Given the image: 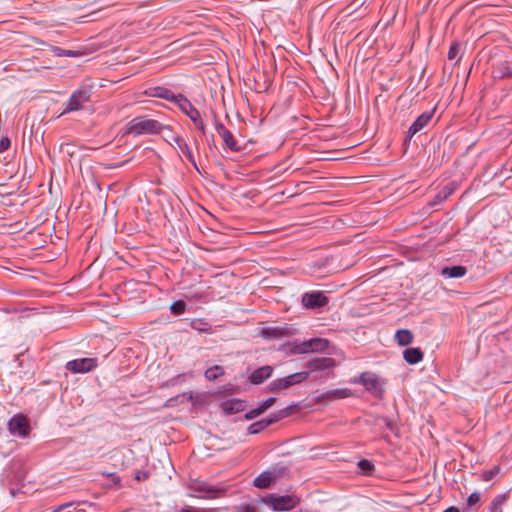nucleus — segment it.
<instances>
[{"instance_id":"42","label":"nucleus","mask_w":512,"mask_h":512,"mask_svg":"<svg viewBox=\"0 0 512 512\" xmlns=\"http://www.w3.org/2000/svg\"><path fill=\"white\" fill-rule=\"evenodd\" d=\"M181 512H209L208 510L206 509H202V508H194L192 506H185Z\"/></svg>"},{"instance_id":"9","label":"nucleus","mask_w":512,"mask_h":512,"mask_svg":"<svg viewBox=\"0 0 512 512\" xmlns=\"http://www.w3.org/2000/svg\"><path fill=\"white\" fill-rule=\"evenodd\" d=\"M8 430L13 435L26 437L30 430L27 418L22 414L14 415L8 422Z\"/></svg>"},{"instance_id":"20","label":"nucleus","mask_w":512,"mask_h":512,"mask_svg":"<svg viewBox=\"0 0 512 512\" xmlns=\"http://www.w3.org/2000/svg\"><path fill=\"white\" fill-rule=\"evenodd\" d=\"M467 269L464 266L457 265L452 267H443L440 274L446 278H461L465 276Z\"/></svg>"},{"instance_id":"48","label":"nucleus","mask_w":512,"mask_h":512,"mask_svg":"<svg viewBox=\"0 0 512 512\" xmlns=\"http://www.w3.org/2000/svg\"><path fill=\"white\" fill-rule=\"evenodd\" d=\"M383 422L385 423V425L387 426V428H389L390 430H392V421L389 420L388 418H383L382 419Z\"/></svg>"},{"instance_id":"45","label":"nucleus","mask_w":512,"mask_h":512,"mask_svg":"<svg viewBox=\"0 0 512 512\" xmlns=\"http://www.w3.org/2000/svg\"><path fill=\"white\" fill-rule=\"evenodd\" d=\"M71 506H72V503H65V504H61V505H59V506L54 510V512H61V511H63L64 509L69 508V507H71Z\"/></svg>"},{"instance_id":"6","label":"nucleus","mask_w":512,"mask_h":512,"mask_svg":"<svg viewBox=\"0 0 512 512\" xmlns=\"http://www.w3.org/2000/svg\"><path fill=\"white\" fill-rule=\"evenodd\" d=\"M353 382L362 384L365 389L375 397L381 398L384 393L383 383L371 372L362 373L359 378L355 379Z\"/></svg>"},{"instance_id":"11","label":"nucleus","mask_w":512,"mask_h":512,"mask_svg":"<svg viewBox=\"0 0 512 512\" xmlns=\"http://www.w3.org/2000/svg\"><path fill=\"white\" fill-rule=\"evenodd\" d=\"M215 129L231 151H238L240 149L233 134L222 123H216Z\"/></svg>"},{"instance_id":"26","label":"nucleus","mask_w":512,"mask_h":512,"mask_svg":"<svg viewBox=\"0 0 512 512\" xmlns=\"http://www.w3.org/2000/svg\"><path fill=\"white\" fill-rule=\"evenodd\" d=\"M185 399L191 401V402H194L195 401V396L192 392H185V393H182L180 395H177L175 397H172L170 399H168L166 401V403L164 404L165 407H173L175 406L177 403L179 402H183Z\"/></svg>"},{"instance_id":"22","label":"nucleus","mask_w":512,"mask_h":512,"mask_svg":"<svg viewBox=\"0 0 512 512\" xmlns=\"http://www.w3.org/2000/svg\"><path fill=\"white\" fill-rule=\"evenodd\" d=\"M495 77L505 78V77H511L512 78V62L504 61L496 66V68L493 71Z\"/></svg>"},{"instance_id":"24","label":"nucleus","mask_w":512,"mask_h":512,"mask_svg":"<svg viewBox=\"0 0 512 512\" xmlns=\"http://www.w3.org/2000/svg\"><path fill=\"white\" fill-rule=\"evenodd\" d=\"M175 144L179 151L194 165L196 166L192 151L190 150L187 143L180 137L174 138Z\"/></svg>"},{"instance_id":"4","label":"nucleus","mask_w":512,"mask_h":512,"mask_svg":"<svg viewBox=\"0 0 512 512\" xmlns=\"http://www.w3.org/2000/svg\"><path fill=\"white\" fill-rule=\"evenodd\" d=\"M189 489L197 495L198 498L215 499L221 497L225 490L222 487L211 485L208 482L193 479L189 483Z\"/></svg>"},{"instance_id":"3","label":"nucleus","mask_w":512,"mask_h":512,"mask_svg":"<svg viewBox=\"0 0 512 512\" xmlns=\"http://www.w3.org/2000/svg\"><path fill=\"white\" fill-rule=\"evenodd\" d=\"M300 502V498L295 495H277L268 494L258 500L272 508L273 511H289L296 507Z\"/></svg>"},{"instance_id":"8","label":"nucleus","mask_w":512,"mask_h":512,"mask_svg":"<svg viewBox=\"0 0 512 512\" xmlns=\"http://www.w3.org/2000/svg\"><path fill=\"white\" fill-rule=\"evenodd\" d=\"M90 101V92L87 89H78L73 92L66 104L63 113L81 110Z\"/></svg>"},{"instance_id":"43","label":"nucleus","mask_w":512,"mask_h":512,"mask_svg":"<svg viewBox=\"0 0 512 512\" xmlns=\"http://www.w3.org/2000/svg\"><path fill=\"white\" fill-rule=\"evenodd\" d=\"M183 377H184V375H178L175 378H172L169 381H167L165 383V386H167V387L168 386H173V385L177 384Z\"/></svg>"},{"instance_id":"18","label":"nucleus","mask_w":512,"mask_h":512,"mask_svg":"<svg viewBox=\"0 0 512 512\" xmlns=\"http://www.w3.org/2000/svg\"><path fill=\"white\" fill-rule=\"evenodd\" d=\"M275 478L273 472L264 471L254 479L253 484L257 488H268L275 481Z\"/></svg>"},{"instance_id":"34","label":"nucleus","mask_w":512,"mask_h":512,"mask_svg":"<svg viewBox=\"0 0 512 512\" xmlns=\"http://www.w3.org/2000/svg\"><path fill=\"white\" fill-rule=\"evenodd\" d=\"M460 44L458 43H453L451 46H450V49L448 51V59L449 60H455V59H460L459 56V53H460Z\"/></svg>"},{"instance_id":"5","label":"nucleus","mask_w":512,"mask_h":512,"mask_svg":"<svg viewBox=\"0 0 512 512\" xmlns=\"http://www.w3.org/2000/svg\"><path fill=\"white\" fill-rule=\"evenodd\" d=\"M309 375L310 372L302 371L283 378H278L270 382L266 389L268 392H277L282 389H287L295 384H299L307 380Z\"/></svg>"},{"instance_id":"25","label":"nucleus","mask_w":512,"mask_h":512,"mask_svg":"<svg viewBox=\"0 0 512 512\" xmlns=\"http://www.w3.org/2000/svg\"><path fill=\"white\" fill-rule=\"evenodd\" d=\"M243 408H244L243 402L238 399L227 400L223 403L224 411L227 413H230V414L242 411Z\"/></svg>"},{"instance_id":"23","label":"nucleus","mask_w":512,"mask_h":512,"mask_svg":"<svg viewBox=\"0 0 512 512\" xmlns=\"http://www.w3.org/2000/svg\"><path fill=\"white\" fill-rule=\"evenodd\" d=\"M508 500V494L507 493H503V494H499L497 495L490 503L489 507H488V512H503V505L507 502Z\"/></svg>"},{"instance_id":"51","label":"nucleus","mask_w":512,"mask_h":512,"mask_svg":"<svg viewBox=\"0 0 512 512\" xmlns=\"http://www.w3.org/2000/svg\"><path fill=\"white\" fill-rule=\"evenodd\" d=\"M165 93H167V91H166ZM159 96H160V97H164V98H166V97H167V96H166V94H159Z\"/></svg>"},{"instance_id":"13","label":"nucleus","mask_w":512,"mask_h":512,"mask_svg":"<svg viewBox=\"0 0 512 512\" xmlns=\"http://www.w3.org/2000/svg\"><path fill=\"white\" fill-rule=\"evenodd\" d=\"M306 366L310 368L311 371H323L336 366V362L333 358L321 357L308 361Z\"/></svg>"},{"instance_id":"7","label":"nucleus","mask_w":512,"mask_h":512,"mask_svg":"<svg viewBox=\"0 0 512 512\" xmlns=\"http://www.w3.org/2000/svg\"><path fill=\"white\" fill-rule=\"evenodd\" d=\"M328 303V296L324 292L318 290L305 292L301 297V304L305 309H320Z\"/></svg>"},{"instance_id":"41","label":"nucleus","mask_w":512,"mask_h":512,"mask_svg":"<svg viewBox=\"0 0 512 512\" xmlns=\"http://www.w3.org/2000/svg\"><path fill=\"white\" fill-rule=\"evenodd\" d=\"M276 401V398L275 397H270L264 401L261 402L262 406L264 409H268L270 408Z\"/></svg>"},{"instance_id":"39","label":"nucleus","mask_w":512,"mask_h":512,"mask_svg":"<svg viewBox=\"0 0 512 512\" xmlns=\"http://www.w3.org/2000/svg\"><path fill=\"white\" fill-rule=\"evenodd\" d=\"M259 415H260L259 410H257V408H254V409H251L250 411H248L246 413L245 417H246V419L251 420V419L256 418Z\"/></svg>"},{"instance_id":"19","label":"nucleus","mask_w":512,"mask_h":512,"mask_svg":"<svg viewBox=\"0 0 512 512\" xmlns=\"http://www.w3.org/2000/svg\"><path fill=\"white\" fill-rule=\"evenodd\" d=\"M291 409H292V407L284 408V409L278 411L277 413L271 415L270 417L261 420L259 429H264V428L268 427L270 424H273V423L289 416L291 413Z\"/></svg>"},{"instance_id":"36","label":"nucleus","mask_w":512,"mask_h":512,"mask_svg":"<svg viewBox=\"0 0 512 512\" xmlns=\"http://www.w3.org/2000/svg\"><path fill=\"white\" fill-rule=\"evenodd\" d=\"M481 498V494L479 492H473L467 499V504L469 507L474 506L479 502Z\"/></svg>"},{"instance_id":"15","label":"nucleus","mask_w":512,"mask_h":512,"mask_svg":"<svg viewBox=\"0 0 512 512\" xmlns=\"http://www.w3.org/2000/svg\"><path fill=\"white\" fill-rule=\"evenodd\" d=\"M432 112L422 113L410 126L408 133L413 136L420 130H422L432 119Z\"/></svg>"},{"instance_id":"50","label":"nucleus","mask_w":512,"mask_h":512,"mask_svg":"<svg viewBox=\"0 0 512 512\" xmlns=\"http://www.w3.org/2000/svg\"><path fill=\"white\" fill-rule=\"evenodd\" d=\"M257 410H259L260 414L264 413L266 411V409L263 408L261 402L259 403L258 407H257Z\"/></svg>"},{"instance_id":"46","label":"nucleus","mask_w":512,"mask_h":512,"mask_svg":"<svg viewBox=\"0 0 512 512\" xmlns=\"http://www.w3.org/2000/svg\"><path fill=\"white\" fill-rule=\"evenodd\" d=\"M107 476L112 478V481L115 485L120 484V478L117 475H115L114 473H108Z\"/></svg>"},{"instance_id":"32","label":"nucleus","mask_w":512,"mask_h":512,"mask_svg":"<svg viewBox=\"0 0 512 512\" xmlns=\"http://www.w3.org/2000/svg\"><path fill=\"white\" fill-rule=\"evenodd\" d=\"M191 326L193 329L197 330L200 333L211 332V326L209 322H191Z\"/></svg>"},{"instance_id":"14","label":"nucleus","mask_w":512,"mask_h":512,"mask_svg":"<svg viewBox=\"0 0 512 512\" xmlns=\"http://www.w3.org/2000/svg\"><path fill=\"white\" fill-rule=\"evenodd\" d=\"M272 373L273 367L270 365H265L253 371L249 379L252 384L259 385L268 379Z\"/></svg>"},{"instance_id":"17","label":"nucleus","mask_w":512,"mask_h":512,"mask_svg":"<svg viewBox=\"0 0 512 512\" xmlns=\"http://www.w3.org/2000/svg\"><path fill=\"white\" fill-rule=\"evenodd\" d=\"M351 390L348 388H340V389H333L326 391L322 393L320 396H318V400H325V399H343L351 396Z\"/></svg>"},{"instance_id":"47","label":"nucleus","mask_w":512,"mask_h":512,"mask_svg":"<svg viewBox=\"0 0 512 512\" xmlns=\"http://www.w3.org/2000/svg\"><path fill=\"white\" fill-rule=\"evenodd\" d=\"M196 125V127L198 129H200L201 131H204V123L201 119V116L199 115V120L197 121V123H194Z\"/></svg>"},{"instance_id":"30","label":"nucleus","mask_w":512,"mask_h":512,"mask_svg":"<svg viewBox=\"0 0 512 512\" xmlns=\"http://www.w3.org/2000/svg\"><path fill=\"white\" fill-rule=\"evenodd\" d=\"M454 189L450 185L443 187V189L435 196L433 204L440 203L446 200L452 193Z\"/></svg>"},{"instance_id":"28","label":"nucleus","mask_w":512,"mask_h":512,"mask_svg":"<svg viewBox=\"0 0 512 512\" xmlns=\"http://www.w3.org/2000/svg\"><path fill=\"white\" fill-rule=\"evenodd\" d=\"M50 50L51 52L53 53L54 56H57V57H62V56H66V57H78L81 55V53L77 52V51H73V50H65V49H62L60 47H57V46H51L50 47Z\"/></svg>"},{"instance_id":"38","label":"nucleus","mask_w":512,"mask_h":512,"mask_svg":"<svg viewBox=\"0 0 512 512\" xmlns=\"http://www.w3.org/2000/svg\"><path fill=\"white\" fill-rule=\"evenodd\" d=\"M10 139L5 137L0 140V152L6 151L10 147Z\"/></svg>"},{"instance_id":"12","label":"nucleus","mask_w":512,"mask_h":512,"mask_svg":"<svg viewBox=\"0 0 512 512\" xmlns=\"http://www.w3.org/2000/svg\"><path fill=\"white\" fill-rule=\"evenodd\" d=\"M176 103L179 108L194 122L197 123L199 120V111L183 96L176 98Z\"/></svg>"},{"instance_id":"33","label":"nucleus","mask_w":512,"mask_h":512,"mask_svg":"<svg viewBox=\"0 0 512 512\" xmlns=\"http://www.w3.org/2000/svg\"><path fill=\"white\" fill-rule=\"evenodd\" d=\"M259 504L260 503H258V500H257L253 504L240 505V506L236 507V512H259V509H258Z\"/></svg>"},{"instance_id":"49","label":"nucleus","mask_w":512,"mask_h":512,"mask_svg":"<svg viewBox=\"0 0 512 512\" xmlns=\"http://www.w3.org/2000/svg\"><path fill=\"white\" fill-rule=\"evenodd\" d=\"M443 512H459L458 508L451 506L447 509H445Z\"/></svg>"},{"instance_id":"29","label":"nucleus","mask_w":512,"mask_h":512,"mask_svg":"<svg viewBox=\"0 0 512 512\" xmlns=\"http://www.w3.org/2000/svg\"><path fill=\"white\" fill-rule=\"evenodd\" d=\"M224 373V369L222 366L215 365L213 367L208 368L205 371V377L209 381L216 380L219 376Z\"/></svg>"},{"instance_id":"2","label":"nucleus","mask_w":512,"mask_h":512,"mask_svg":"<svg viewBox=\"0 0 512 512\" xmlns=\"http://www.w3.org/2000/svg\"><path fill=\"white\" fill-rule=\"evenodd\" d=\"M329 346V341L324 338H311L308 340H294L284 347L289 355H300L306 353L323 352Z\"/></svg>"},{"instance_id":"40","label":"nucleus","mask_w":512,"mask_h":512,"mask_svg":"<svg viewBox=\"0 0 512 512\" xmlns=\"http://www.w3.org/2000/svg\"><path fill=\"white\" fill-rule=\"evenodd\" d=\"M259 428H260V421L251 424L249 426V428H248V431H249L250 434H256V433H258L259 431L262 430V429H259Z\"/></svg>"},{"instance_id":"16","label":"nucleus","mask_w":512,"mask_h":512,"mask_svg":"<svg viewBox=\"0 0 512 512\" xmlns=\"http://www.w3.org/2000/svg\"><path fill=\"white\" fill-rule=\"evenodd\" d=\"M287 334H288V330L286 328H280V327L263 328L260 331V336L267 340L280 339Z\"/></svg>"},{"instance_id":"27","label":"nucleus","mask_w":512,"mask_h":512,"mask_svg":"<svg viewBox=\"0 0 512 512\" xmlns=\"http://www.w3.org/2000/svg\"><path fill=\"white\" fill-rule=\"evenodd\" d=\"M395 338L400 346H407L412 342L413 335L409 330L403 329L396 332Z\"/></svg>"},{"instance_id":"37","label":"nucleus","mask_w":512,"mask_h":512,"mask_svg":"<svg viewBox=\"0 0 512 512\" xmlns=\"http://www.w3.org/2000/svg\"><path fill=\"white\" fill-rule=\"evenodd\" d=\"M358 466L366 473H369L373 468V464L366 459L359 461Z\"/></svg>"},{"instance_id":"1","label":"nucleus","mask_w":512,"mask_h":512,"mask_svg":"<svg viewBox=\"0 0 512 512\" xmlns=\"http://www.w3.org/2000/svg\"><path fill=\"white\" fill-rule=\"evenodd\" d=\"M164 128L165 126L157 120L150 119L147 116H139L126 124L123 134H132L134 136L142 134H157Z\"/></svg>"},{"instance_id":"31","label":"nucleus","mask_w":512,"mask_h":512,"mask_svg":"<svg viewBox=\"0 0 512 512\" xmlns=\"http://www.w3.org/2000/svg\"><path fill=\"white\" fill-rule=\"evenodd\" d=\"M170 310L176 316L181 315L186 311V303L183 300L175 301L171 304Z\"/></svg>"},{"instance_id":"10","label":"nucleus","mask_w":512,"mask_h":512,"mask_svg":"<svg viewBox=\"0 0 512 512\" xmlns=\"http://www.w3.org/2000/svg\"><path fill=\"white\" fill-rule=\"evenodd\" d=\"M96 367V359L80 358L67 362L66 369L73 373H86Z\"/></svg>"},{"instance_id":"35","label":"nucleus","mask_w":512,"mask_h":512,"mask_svg":"<svg viewBox=\"0 0 512 512\" xmlns=\"http://www.w3.org/2000/svg\"><path fill=\"white\" fill-rule=\"evenodd\" d=\"M499 467L495 466L490 470L484 471L482 473V479L484 481H490L492 480L498 473H499Z\"/></svg>"},{"instance_id":"21","label":"nucleus","mask_w":512,"mask_h":512,"mask_svg":"<svg viewBox=\"0 0 512 512\" xmlns=\"http://www.w3.org/2000/svg\"><path fill=\"white\" fill-rule=\"evenodd\" d=\"M403 358L409 364H417L423 359V353L419 348H408L403 352Z\"/></svg>"},{"instance_id":"44","label":"nucleus","mask_w":512,"mask_h":512,"mask_svg":"<svg viewBox=\"0 0 512 512\" xmlns=\"http://www.w3.org/2000/svg\"><path fill=\"white\" fill-rule=\"evenodd\" d=\"M38 315H39V313H32V314L19 315V316H17V319H18V320H22V319L36 318V317H38Z\"/></svg>"}]
</instances>
